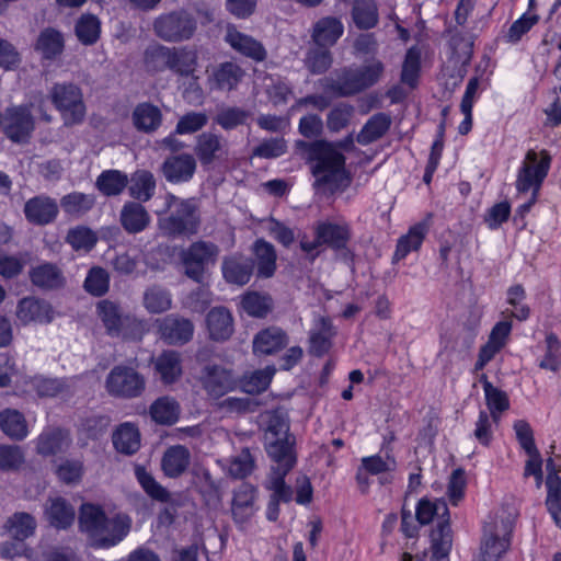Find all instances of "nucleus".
I'll use <instances>...</instances> for the list:
<instances>
[{"label": "nucleus", "instance_id": "nucleus-1", "mask_svg": "<svg viewBox=\"0 0 561 561\" xmlns=\"http://www.w3.org/2000/svg\"><path fill=\"white\" fill-rule=\"evenodd\" d=\"M79 528L92 546L108 548L123 540L130 530L131 519L125 514L107 517L103 508L92 503H83L79 511Z\"/></svg>", "mask_w": 561, "mask_h": 561}, {"label": "nucleus", "instance_id": "nucleus-2", "mask_svg": "<svg viewBox=\"0 0 561 561\" xmlns=\"http://www.w3.org/2000/svg\"><path fill=\"white\" fill-rule=\"evenodd\" d=\"M164 209L158 213L157 221L162 236L176 239L191 238L198 233L202 218L194 199H183L169 193L164 197Z\"/></svg>", "mask_w": 561, "mask_h": 561}, {"label": "nucleus", "instance_id": "nucleus-3", "mask_svg": "<svg viewBox=\"0 0 561 561\" xmlns=\"http://www.w3.org/2000/svg\"><path fill=\"white\" fill-rule=\"evenodd\" d=\"M517 514L501 507L483 527L481 557L483 561H499L510 549Z\"/></svg>", "mask_w": 561, "mask_h": 561}, {"label": "nucleus", "instance_id": "nucleus-4", "mask_svg": "<svg viewBox=\"0 0 561 561\" xmlns=\"http://www.w3.org/2000/svg\"><path fill=\"white\" fill-rule=\"evenodd\" d=\"M551 157L547 150L539 153L534 149L526 152L525 159L517 172L516 190L519 193L533 192L531 199L519 206L518 211L524 215L535 204L540 187L548 175Z\"/></svg>", "mask_w": 561, "mask_h": 561}, {"label": "nucleus", "instance_id": "nucleus-5", "mask_svg": "<svg viewBox=\"0 0 561 561\" xmlns=\"http://www.w3.org/2000/svg\"><path fill=\"white\" fill-rule=\"evenodd\" d=\"M96 312L110 336L141 340L146 332V322L124 313L121 305L115 301L100 300L96 304Z\"/></svg>", "mask_w": 561, "mask_h": 561}, {"label": "nucleus", "instance_id": "nucleus-6", "mask_svg": "<svg viewBox=\"0 0 561 561\" xmlns=\"http://www.w3.org/2000/svg\"><path fill=\"white\" fill-rule=\"evenodd\" d=\"M219 254L220 248L215 242L196 240L190 243L179 254L184 275L203 284L209 268L217 264Z\"/></svg>", "mask_w": 561, "mask_h": 561}, {"label": "nucleus", "instance_id": "nucleus-7", "mask_svg": "<svg viewBox=\"0 0 561 561\" xmlns=\"http://www.w3.org/2000/svg\"><path fill=\"white\" fill-rule=\"evenodd\" d=\"M280 423L278 420L271 422L264 433V443L268 456L273 459L274 465L271 467L264 486L272 491L268 505L267 518L276 520L278 518V505L280 502V438L278 437Z\"/></svg>", "mask_w": 561, "mask_h": 561}, {"label": "nucleus", "instance_id": "nucleus-8", "mask_svg": "<svg viewBox=\"0 0 561 561\" xmlns=\"http://www.w3.org/2000/svg\"><path fill=\"white\" fill-rule=\"evenodd\" d=\"M312 173L322 183H330L333 180L345 175V157L336 150V146L327 140L312 142L308 150Z\"/></svg>", "mask_w": 561, "mask_h": 561}, {"label": "nucleus", "instance_id": "nucleus-9", "mask_svg": "<svg viewBox=\"0 0 561 561\" xmlns=\"http://www.w3.org/2000/svg\"><path fill=\"white\" fill-rule=\"evenodd\" d=\"M145 389V377L133 366L116 365L111 369L105 379V390L114 398H138L144 393Z\"/></svg>", "mask_w": 561, "mask_h": 561}, {"label": "nucleus", "instance_id": "nucleus-10", "mask_svg": "<svg viewBox=\"0 0 561 561\" xmlns=\"http://www.w3.org/2000/svg\"><path fill=\"white\" fill-rule=\"evenodd\" d=\"M154 34L165 42L190 39L196 31L195 19L185 10L163 13L153 21Z\"/></svg>", "mask_w": 561, "mask_h": 561}, {"label": "nucleus", "instance_id": "nucleus-11", "mask_svg": "<svg viewBox=\"0 0 561 561\" xmlns=\"http://www.w3.org/2000/svg\"><path fill=\"white\" fill-rule=\"evenodd\" d=\"M34 105V102H31L25 105L11 106L1 116L3 134L11 141L24 144L31 138L35 128L34 117L31 113V107Z\"/></svg>", "mask_w": 561, "mask_h": 561}, {"label": "nucleus", "instance_id": "nucleus-12", "mask_svg": "<svg viewBox=\"0 0 561 561\" xmlns=\"http://www.w3.org/2000/svg\"><path fill=\"white\" fill-rule=\"evenodd\" d=\"M51 101L61 112L66 125L79 124L85 115L80 89L73 84H55L50 91Z\"/></svg>", "mask_w": 561, "mask_h": 561}, {"label": "nucleus", "instance_id": "nucleus-13", "mask_svg": "<svg viewBox=\"0 0 561 561\" xmlns=\"http://www.w3.org/2000/svg\"><path fill=\"white\" fill-rule=\"evenodd\" d=\"M157 334L168 345H184L193 339L194 323L180 314L171 313L154 321Z\"/></svg>", "mask_w": 561, "mask_h": 561}, {"label": "nucleus", "instance_id": "nucleus-14", "mask_svg": "<svg viewBox=\"0 0 561 561\" xmlns=\"http://www.w3.org/2000/svg\"><path fill=\"white\" fill-rule=\"evenodd\" d=\"M144 58L147 67L174 69L195 65L196 54L192 50H182L178 54L174 49L152 44L146 48Z\"/></svg>", "mask_w": 561, "mask_h": 561}, {"label": "nucleus", "instance_id": "nucleus-15", "mask_svg": "<svg viewBox=\"0 0 561 561\" xmlns=\"http://www.w3.org/2000/svg\"><path fill=\"white\" fill-rule=\"evenodd\" d=\"M201 382L207 394L219 399L238 387V380L232 370L220 365H206L203 368Z\"/></svg>", "mask_w": 561, "mask_h": 561}, {"label": "nucleus", "instance_id": "nucleus-16", "mask_svg": "<svg viewBox=\"0 0 561 561\" xmlns=\"http://www.w3.org/2000/svg\"><path fill=\"white\" fill-rule=\"evenodd\" d=\"M26 220L35 226H46L54 222L59 214L57 201L41 194L30 198L23 208Z\"/></svg>", "mask_w": 561, "mask_h": 561}, {"label": "nucleus", "instance_id": "nucleus-17", "mask_svg": "<svg viewBox=\"0 0 561 561\" xmlns=\"http://www.w3.org/2000/svg\"><path fill=\"white\" fill-rule=\"evenodd\" d=\"M194 152L203 167H209L228 156V142L220 136L206 131L196 138Z\"/></svg>", "mask_w": 561, "mask_h": 561}, {"label": "nucleus", "instance_id": "nucleus-18", "mask_svg": "<svg viewBox=\"0 0 561 561\" xmlns=\"http://www.w3.org/2000/svg\"><path fill=\"white\" fill-rule=\"evenodd\" d=\"M197 163L190 153H180L168 157L161 165V172L170 183H184L193 179Z\"/></svg>", "mask_w": 561, "mask_h": 561}, {"label": "nucleus", "instance_id": "nucleus-19", "mask_svg": "<svg viewBox=\"0 0 561 561\" xmlns=\"http://www.w3.org/2000/svg\"><path fill=\"white\" fill-rule=\"evenodd\" d=\"M119 224L128 234H137L150 226L151 216L142 203L128 201L119 211Z\"/></svg>", "mask_w": 561, "mask_h": 561}, {"label": "nucleus", "instance_id": "nucleus-20", "mask_svg": "<svg viewBox=\"0 0 561 561\" xmlns=\"http://www.w3.org/2000/svg\"><path fill=\"white\" fill-rule=\"evenodd\" d=\"M16 317L23 323H49L54 318L50 304L36 297L22 298L16 307Z\"/></svg>", "mask_w": 561, "mask_h": 561}, {"label": "nucleus", "instance_id": "nucleus-21", "mask_svg": "<svg viewBox=\"0 0 561 561\" xmlns=\"http://www.w3.org/2000/svg\"><path fill=\"white\" fill-rule=\"evenodd\" d=\"M206 328L209 339L224 342L233 333V317L228 308L219 306L211 308L206 314Z\"/></svg>", "mask_w": 561, "mask_h": 561}, {"label": "nucleus", "instance_id": "nucleus-22", "mask_svg": "<svg viewBox=\"0 0 561 561\" xmlns=\"http://www.w3.org/2000/svg\"><path fill=\"white\" fill-rule=\"evenodd\" d=\"M192 456L187 447L173 445L165 449L161 459V470L165 477L176 479L183 476L190 465Z\"/></svg>", "mask_w": 561, "mask_h": 561}, {"label": "nucleus", "instance_id": "nucleus-23", "mask_svg": "<svg viewBox=\"0 0 561 561\" xmlns=\"http://www.w3.org/2000/svg\"><path fill=\"white\" fill-rule=\"evenodd\" d=\"M316 234L322 244L333 250H343L351 239V228L346 222L323 221L316 228Z\"/></svg>", "mask_w": 561, "mask_h": 561}, {"label": "nucleus", "instance_id": "nucleus-24", "mask_svg": "<svg viewBox=\"0 0 561 561\" xmlns=\"http://www.w3.org/2000/svg\"><path fill=\"white\" fill-rule=\"evenodd\" d=\"M31 283L43 289L54 290L64 287L66 278L62 271L54 263H43L30 270Z\"/></svg>", "mask_w": 561, "mask_h": 561}, {"label": "nucleus", "instance_id": "nucleus-25", "mask_svg": "<svg viewBox=\"0 0 561 561\" xmlns=\"http://www.w3.org/2000/svg\"><path fill=\"white\" fill-rule=\"evenodd\" d=\"M256 489L250 483H241L234 491L231 512L234 520L243 523L254 514Z\"/></svg>", "mask_w": 561, "mask_h": 561}, {"label": "nucleus", "instance_id": "nucleus-26", "mask_svg": "<svg viewBox=\"0 0 561 561\" xmlns=\"http://www.w3.org/2000/svg\"><path fill=\"white\" fill-rule=\"evenodd\" d=\"M549 473L546 479L547 499L546 506L557 526L561 527V478L554 470L551 458L547 460Z\"/></svg>", "mask_w": 561, "mask_h": 561}, {"label": "nucleus", "instance_id": "nucleus-27", "mask_svg": "<svg viewBox=\"0 0 561 561\" xmlns=\"http://www.w3.org/2000/svg\"><path fill=\"white\" fill-rule=\"evenodd\" d=\"M343 32L344 25L340 19L325 16L314 23L311 38L317 45L331 47L343 35Z\"/></svg>", "mask_w": 561, "mask_h": 561}, {"label": "nucleus", "instance_id": "nucleus-28", "mask_svg": "<svg viewBox=\"0 0 561 561\" xmlns=\"http://www.w3.org/2000/svg\"><path fill=\"white\" fill-rule=\"evenodd\" d=\"M254 268V262L243 256L226 257L222 262V275L230 284L245 285L249 283Z\"/></svg>", "mask_w": 561, "mask_h": 561}, {"label": "nucleus", "instance_id": "nucleus-29", "mask_svg": "<svg viewBox=\"0 0 561 561\" xmlns=\"http://www.w3.org/2000/svg\"><path fill=\"white\" fill-rule=\"evenodd\" d=\"M226 41L233 49L254 59L255 61H262L266 57V51L260 42L255 41L251 36L240 33L234 27H228Z\"/></svg>", "mask_w": 561, "mask_h": 561}, {"label": "nucleus", "instance_id": "nucleus-30", "mask_svg": "<svg viewBox=\"0 0 561 561\" xmlns=\"http://www.w3.org/2000/svg\"><path fill=\"white\" fill-rule=\"evenodd\" d=\"M154 370L163 383L175 382L182 375L181 354L173 350L163 351L154 360Z\"/></svg>", "mask_w": 561, "mask_h": 561}, {"label": "nucleus", "instance_id": "nucleus-31", "mask_svg": "<svg viewBox=\"0 0 561 561\" xmlns=\"http://www.w3.org/2000/svg\"><path fill=\"white\" fill-rule=\"evenodd\" d=\"M391 126L389 114L379 112L374 114L362 127L356 141L362 146L370 145L382 138Z\"/></svg>", "mask_w": 561, "mask_h": 561}, {"label": "nucleus", "instance_id": "nucleus-32", "mask_svg": "<svg viewBox=\"0 0 561 561\" xmlns=\"http://www.w3.org/2000/svg\"><path fill=\"white\" fill-rule=\"evenodd\" d=\"M415 516L421 525H427L436 519L437 527L440 523L449 524V510L446 501L442 499H435L434 501L422 499L417 503Z\"/></svg>", "mask_w": 561, "mask_h": 561}, {"label": "nucleus", "instance_id": "nucleus-33", "mask_svg": "<svg viewBox=\"0 0 561 561\" xmlns=\"http://www.w3.org/2000/svg\"><path fill=\"white\" fill-rule=\"evenodd\" d=\"M128 193L138 203H146L152 198L156 191V180L148 170L135 171L128 179Z\"/></svg>", "mask_w": 561, "mask_h": 561}, {"label": "nucleus", "instance_id": "nucleus-34", "mask_svg": "<svg viewBox=\"0 0 561 561\" xmlns=\"http://www.w3.org/2000/svg\"><path fill=\"white\" fill-rule=\"evenodd\" d=\"M351 14L355 26L362 31L374 28L379 23L378 5L375 0H354Z\"/></svg>", "mask_w": 561, "mask_h": 561}, {"label": "nucleus", "instance_id": "nucleus-35", "mask_svg": "<svg viewBox=\"0 0 561 561\" xmlns=\"http://www.w3.org/2000/svg\"><path fill=\"white\" fill-rule=\"evenodd\" d=\"M480 381L483 387L486 407L493 422L500 421L501 414L510 409V399L505 391L494 387L486 375H482Z\"/></svg>", "mask_w": 561, "mask_h": 561}, {"label": "nucleus", "instance_id": "nucleus-36", "mask_svg": "<svg viewBox=\"0 0 561 561\" xmlns=\"http://www.w3.org/2000/svg\"><path fill=\"white\" fill-rule=\"evenodd\" d=\"M427 231L428 227L425 222H419L412 226L407 234L399 238L393 260H403L410 252L417 251L421 248Z\"/></svg>", "mask_w": 561, "mask_h": 561}, {"label": "nucleus", "instance_id": "nucleus-37", "mask_svg": "<svg viewBox=\"0 0 561 561\" xmlns=\"http://www.w3.org/2000/svg\"><path fill=\"white\" fill-rule=\"evenodd\" d=\"M162 122L161 111L151 103H139L133 112L134 126L144 133H152Z\"/></svg>", "mask_w": 561, "mask_h": 561}, {"label": "nucleus", "instance_id": "nucleus-38", "mask_svg": "<svg viewBox=\"0 0 561 561\" xmlns=\"http://www.w3.org/2000/svg\"><path fill=\"white\" fill-rule=\"evenodd\" d=\"M433 561H449L448 556L453 546L450 524L444 522L434 527L431 533Z\"/></svg>", "mask_w": 561, "mask_h": 561}, {"label": "nucleus", "instance_id": "nucleus-39", "mask_svg": "<svg viewBox=\"0 0 561 561\" xmlns=\"http://www.w3.org/2000/svg\"><path fill=\"white\" fill-rule=\"evenodd\" d=\"M181 413L179 402L171 397H160L150 405L151 419L160 425H172L178 422Z\"/></svg>", "mask_w": 561, "mask_h": 561}, {"label": "nucleus", "instance_id": "nucleus-40", "mask_svg": "<svg viewBox=\"0 0 561 561\" xmlns=\"http://www.w3.org/2000/svg\"><path fill=\"white\" fill-rule=\"evenodd\" d=\"M3 527L10 538L26 540L35 534L37 522L28 513L16 512L7 519Z\"/></svg>", "mask_w": 561, "mask_h": 561}, {"label": "nucleus", "instance_id": "nucleus-41", "mask_svg": "<svg viewBox=\"0 0 561 561\" xmlns=\"http://www.w3.org/2000/svg\"><path fill=\"white\" fill-rule=\"evenodd\" d=\"M95 205L93 194L72 192L61 197L60 207L67 216L81 218L88 214Z\"/></svg>", "mask_w": 561, "mask_h": 561}, {"label": "nucleus", "instance_id": "nucleus-42", "mask_svg": "<svg viewBox=\"0 0 561 561\" xmlns=\"http://www.w3.org/2000/svg\"><path fill=\"white\" fill-rule=\"evenodd\" d=\"M0 427L7 436L15 440H22L28 433L24 415L14 409L0 412Z\"/></svg>", "mask_w": 561, "mask_h": 561}, {"label": "nucleus", "instance_id": "nucleus-43", "mask_svg": "<svg viewBox=\"0 0 561 561\" xmlns=\"http://www.w3.org/2000/svg\"><path fill=\"white\" fill-rule=\"evenodd\" d=\"M68 434L60 428H48L37 438L36 451L43 456H53L68 446Z\"/></svg>", "mask_w": 561, "mask_h": 561}, {"label": "nucleus", "instance_id": "nucleus-44", "mask_svg": "<svg viewBox=\"0 0 561 561\" xmlns=\"http://www.w3.org/2000/svg\"><path fill=\"white\" fill-rule=\"evenodd\" d=\"M334 335L332 323L327 318H319L317 329L310 332V353L314 356H322L332 346L331 339Z\"/></svg>", "mask_w": 561, "mask_h": 561}, {"label": "nucleus", "instance_id": "nucleus-45", "mask_svg": "<svg viewBox=\"0 0 561 561\" xmlns=\"http://www.w3.org/2000/svg\"><path fill=\"white\" fill-rule=\"evenodd\" d=\"M113 444L118 453L135 454L140 447V434L131 423L122 424L113 434Z\"/></svg>", "mask_w": 561, "mask_h": 561}, {"label": "nucleus", "instance_id": "nucleus-46", "mask_svg": "<svg viewBox=\"0 0 561 561\" xmlns=\"http://www.w3.org/2000/svg\"><path fill=\"white\" fill-rule=\"evenodd\" d=\"M128 185V176L118 170H105L95 181L96 188L104 196H118Z\"/></svg>", "mask_w": 561, "mask_h": 561}, {"label": "nucleus", "instance_id": "nucleus-47", "mask_svg": "<svg viewBox=\"0 0 561 561\" xmlns=\"http://www.w3.org/2000/svg\"><path fill=\"white\" fill-rule=\"evenodd\" d=\"M35 49L45 59H54L64 49V37L55 28L47 27L41 32L35 44Z\"/></svg>", "mask_w": 561, "mask_h": 561}, {"label": "nucleus", "instance_id": "nucleus-48", "mask_svg": "<svg viewBox=\"0 0 561 561\" xmlns=\"http://www.w3.org/2000/svg\"><path fill=\"white\" fill-rule=\"evenodd\" d=\"M46 515L49 523L56 528H67L75 520L73 507L62 497L49 500V505L46 506Z\"/></svg>", "mask_w": 561, "mask_h": 561}, {"label": "nucleus", "instance_id": "nucleus-49", "mask_svg": "<svg viewBox=\"0 0 561 561\" xmlns=\"http://www.w3.org/2000/svg\"><path fill=\"white\" fill-rule=\"evenodd\" d=\"M254 254L257 265V275L271 277L276 270V251L274 247L264 241L257 240L254 244Z\"/></svg>", "mask_w": 561, "mask_h": 561}, {"label": "nucleus", "instance_id": "nucleus-50", "mask_svg": "<svg viewBox=\"0 0 561 561\" xmlns=\"http://www.w3.org/2000/svg\"><path fill=\"white\" fill-rule=\"evenodd\" d=\"M275 373L276 368L270 366L264 369L252 371L251 374L243 376L240 380V387L249 394L261 393L266 390Z\"/></svg>", "mask_w": 561, "mask_h": 561}, {"label": "nucleus", "instance_id": "nucleus-51", "mask_svg": "<svg viewBox=\"0 0 561 561\" xmlns=\"http://www.w3.org/2000/svg\"><path fill=\"white\" fill-rule=\"evenodd\" d=\"M142 304L148 312L162 313L171 308L172 299L167 289L154 285L144 293Z\"/></svg>", "mask_w": 561, "mask_h": 561}, {"label": "nucleus", "instance_id": "nucleus-52", "mask_svg": "<svg viewBox=\"0 0 561 561\" xmlns=\"http://www.w3.org/2000/svg\"><path fill=\"white\" fill-rule=\"evenodd\" d=\"M135 476L144 491L153 500L165 503L170 500V493L165 488L156 481L153 476L144 467L137 466Z\"/></svg>", "mask_w": 561, "mask_h": 561}, {"label": "nucleus", "instance_id": "nucleus-53", "mask_svg": "<svg viewBox=\"0 0 561 561\" xmlns=\"http://www.w3.org/2000/svg\"><path fill=\"white\" fill-rule=\"evenodd\" d=\"M76 35L84 45L94 44L101 32V23L95 15L83 14L76 23Z\"/></svg>", "mask_w": 561, "mask_h": 561}, {"label": "nucleus", "instance_id": "nucleus-54", "mask_svg": "<svg viewBox=\"0 0 561 561\" xmlns=\"http://www.w3.org/2000/svg\"><path fill=\"white\" fill-rule=\"evenodd\" d=\"M66 242L76 251H90L98 242L96 233L85 226H77L68 230Z\"/></svg>", "mask_w": 561, "mask_h": 561}, {"label": "nucleus", "instance_id": "nucleus-55", "mask_svg": "<svg viewBox=\"0 0 561 561\" xmlns=\"http://www.w3.org/2000/svg\"><path fill=\"white\" fill-rule=\"evenodd\" d=\"M241 307L251 317L264 318L272 309V300L268 296L249 291L242 296Z\"/></svg>", "mask_w": 561, "mask_h": 561}, {"label": "nucleus", "instance_id": "nucleus-56", "mask_svg": "<svg viewBox=\"0 0 561 561\" xmlns=\"http://www.w3.org/2000/svg\"><path fill=\"white\" fill-rule=\"evenodd\" d=\"M280 348V330L271 328L261 331L253 341V352L256 355H271Z\"/></svg>", "mask_w": 561, "mask_h": 561}, {"label": "nucleus", "instance_id": "nucleus-57", "mask_svg": "<svg viewBox=\"0 0 561 561\" xmlns=\"http://www.w3.org/2000/svg\"><path fill=\"white\" fill-rule=\"evenodd\" d=\"M83 287L89 294L95 297L105 295L110 288L108 273L102 267H92L85 277Z\"/></svg>", "mask_w": 561, "mask_h": 561}, {"label": "nucleus", "instance_id": "nucleus-58", "mask_svg": "<svg viewBox=\"0 0 561 561\" xmlns=\"http://www.w3.org/2000/svg\"><path fill=\"white\" fill-rule=\"evenodd\" d=\"M254 459L249 449H242L240 454L231 457L228 462V474L233 479H244L252 473Z\"/></svg>", "mask_w": 561, "mask_h": 561}, {"label": "nucleus", "instance_id": "nucleus-59", "mask_svg": "<svg viewBox=\"0 0 561 561\" xmlns=\"http://www.w3.org/2000/svg\"><path fill=\"white\" fill-rule=\"evenodd\" d=\"M525 298L526 291L522 285H514L507 289V304L514 308L511 314L519 321H525L530 316L529 307L524 304Z\"/></svg>", "mask_w": 561, "mask_h": 561}, {"label": "nucleus", "instance_id": "nucleus-60", "mask_svg": "<svg viewBox=\"0 0 561 561\" xmlns=\"http://www.w3.org/2000/svg\"><path fill=\"white\" fill-rule=\"evenodd\" d=\"M330 47L314 44L306 56V66L309 70H328L332 65Z\"/></svg>", "mask_w": 561, "mask_h": 561}, {"label": "nucleus", "instance_id": "nucleus-61", "mask_svg": "<svg viewBox=\"0 0 561 561\" xmlns=\"http://www.w3.org/2000/svg\"><path fill=\"white\" fill-rule=\"evenodd\" d=\"M250 116V112L240 107H227L217 114L215 121L224 129L229 130L245 124Z\"/></svg>", "mask_w": 561, "mask_h": 561}, {"label": "nucleus", "instance_id": "nucleus-62", "mask_svg": "<svg viewBox=\"0 0 561 561\" xmlns=\"http://www.w3.org/2000/svg\"><path fill=\"white\" fill-rule=\"evenodd\" d=\"M547 351L539 366L543 369L556 371L561 366L560 342L553 333L546 337Z\"/></svg>", "mask_w": 561, "mask_h": 561}, {"label": "nucleus", "instance_id": "nucleus-63", "mask_svg": "<svg viewBox=\"0 0 561 561\" xmlns=\"http://www.w3.org/2000/svg\"><path fill=\"white\" fill-rule=\"evenodd\" d=\"M208 122L204 113L190 112L182 116L175 127V133L180 135L193 134L202 129Z\"/></svg>", "mask_w": 561, "mask_h": 561}, {"label": "nucleus", "instance_id": "nucleus-64", "mask_svg": "<svg viewBox=\"0 0 561 561\" xmlns=\"http://www.w3.org/2000/svg\"><path fill=\"white\" fill-rule=\"evenodd\" d=\"M24 461V455L19 446H0V469L16 470Z\"/></svg>", "mask_w": 561, "mask_h": 561}]
</instances>
